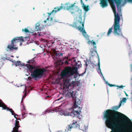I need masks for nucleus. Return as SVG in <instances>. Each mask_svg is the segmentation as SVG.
I'll return each mask as SVG.
<instances>
[{
  "label": "nucleus",
  "instance_id": "1",
  "mask_svg": "<svg viewBox=\"0 0 132 132\" xmlns=\"http://www.w3.org/2000/svg\"><path fill=\"white\" fill-rule=\"evenodd\" d=\"M121 105L119 104L118 106H114L112 107V109H108L105 112L104 118L106 119L105 124L109 128H111L112 127H116V125L121 124V121L123 119L118 120L121 118L127 119L128 120L129 119L127 116L123 114L116 110L119 109Z\"/></svg>",
  "mask_w": 132,
  "mask_h": 132
},
{
  "label": "nucleus",
  "instance_id": "2",
  "mask_svg": "<svg viewBox=\"0 0 132 132\" xmlns=\"http://www.w3.org/2000/svg\"><path fill=\"white\" fill-rule=\"evenodd\" d=\"M78 68L77 67H65L61 71V75L62 78L63 79V89L65 92L68 91L67 93L66 96L69 97H72L74 98L75 95L74 92L72 90L74 89L73 86L71 85V80L70 79L66 78L69 77L73 75L78 74Z\"/></svg>",
  "mask_w": 132,
  "mask_h": 132
},
{
  "label": "nucleus",
  "instance_id": "3",
  "mask_svg": "<svg viewBox=\"0 0 132 132\" xmlns=\"http://www.w3.org/2000/svg\"><path fill=\"white\" fill-rule=\"evenodd\" d=\"M16 66H26L28 68V70L31 72V76L32 78L36 79H40L43 77L44 73L47 71L45 68H38L37 66H32L29 64H21L20 61H17L15 63Z\"/></svg>",
  "mask_w": 132,
  "mask_h": 132
},
{
  "label": "nucleus",
  "instance_id": "4",
  "mask_svg": "<svg viewBox=\"0 0 132 132\" xmlns=\"http://www.w3.org/2000/svg\"><path fill=\"white\" fill-rule=\"evenodd\" d=\"M120 18L119 16L115 15L114 22L113 26V32L114 35L118 36L124 37L121 28H120Z\"/></svg>",
  "mask_w": 132,
  "mask_h": 132
},
{
  "label": "nucleus",
  "instance_id": "5",
  "mask_svg": "<svg viewBox=\"0 0 132 132\" xmlns=\"http://www.w3.org/2000/svg\"><path fill=\"white\" fill-rule=\"evenodd\" d=\"M75 4V3L74 4H71L70 3H66L64 4L63 6H61L60 8L58 7H55L54 10L51 13H47L48 14V17H49L51 15V14L55 13L57 12L60 11L62 8H63L64 10H69L71 13L72 14H73V13H74V12L73 11V10H74V8H76L74 5Z\"/></svg>",
  "mask_w": 132,
  "mask_h": 132
},
{
  "label": "nucleus",
  "instance_id": "6",
  "mask_svg": "<svg viewBox=\"0 0 132 132\" xmlns=\"http://www.w3.org/2000/svg\"><path fill=\"white\" fill-rule=\"evenodd\" d=\"M24 41L23 37H18L14 38L12 40L11 44L8 45L7 47L11 50L13 51L14 50H16L18 49V47H16L17 43L20 42V45H21V42Z\"/></svg>",
  "mask_w": 132,
  "mask_h": 132
},
{
  "label": "nucleus",
  "instance_id": "7",
  "mask_svg": "<svg viewBox=\"0 0 132 132\" xmlns=\"http://www.w3.org/2000/svg\"><path fill=\"white\" fill-rule=\"evenodd\" d=\"M53 21L52 17L48 18L46 20L43 21H39L36 24V29L37 31H40L44 28L45 26H48L51 25V22Z\"/></svg>",
  "mask_w": 132,
  "mask_h": 132
},
{
  "label": "nucleus",
  "instance_id": "8",
  "mask_svg": "<svg viewBox=\"0 0 132 132\" xmlns=\"http://www.w3.org/2000/svg\"><path fill=\"white\" fill-rule=\"evenodd\" d=\"M110 3L111 6L113 10V12L114 13V18H115V15L116 16L118 15L120 17L119 14L117 13H116V7L113 2V1H114L116 4L117 10L118 11L119 13L121 12V10L120 7H119V6L120 5L121 3L120 0H107Z\"/></svg>",
  "mask_w": 132,
  "mask_h": 132
},
{
  "label": "nucleus",
  "instance_id": "9",
  "mask_svg": "<svg viewBox=\"0 0 132 132\" xmlns=\"http://www.w3.org/2000/svg\"><path fill=\"white\" fill-rule=\"evenodd\" d=\"M78 22L79 23L78 26L77 24H78V23L76 22L73 24L72 27L75 28L77 27V29L79 30L82 33L84 37H86L87 35L86 34V32L84 29V21H82V20H79Z\"/></svg>",
  "mask_w": 132,
  "mask_h": 132
},
{
  "label": "nucleus",
  "instance_id": "10",
  "mask_svg": "<svg viewBox=\"0 0 132 132\" xmlns=\"http://www.w3.org/2000/svg\"><path fill=\"white\" fill-rule=\"evenodd\" d=\"M81 108L79 107V109L78 110H73L71 112H69V116H70L73 117H77L79 119H81L82 117V116L80 114L81 112Z\"/></svg>",
  "mask_w": 132,
  "mask_h": 132
},
{
  "label": "nucleus",
  "instance_id": "11",
  "mask_svg": "<svg viewBox=\"0 0 132 132\" xmlns=\"http://www.w3.org/2000/svg\"><path fill=\"white\" fill-rule=\"evenodd\" d=\"M0 107H2L3 108L2 110H6L7 111H10L12 115L15 114L14 111L12 109L8 108L1 100H0Z\"/></svg>",
  "mask_w": 132,
  "mask_h": 132
},
{
  "label": "nucleus",
  "instance_id": "12",
  "mask_svg": "<svg viewBox=\"0 0 132 132\" xmlns=\"http://www.w3.org/2000/svg\"><path fill=\"white\" fill-rule=\"evenodd\" d=\"M92 44L94 45V47L93 48H92L90 50V52L92 56H95L96 54L98 55L97 53V51H96V44L94 41L91 42Z\"/></svg>",
  "mask_w": 132,
  "mask_h": 132
},
{
  "label": "nucleus",
  "instance_id": "13",
  "mask_svg": "<svg viewBox=\"0 0 132 132\" xmlns=\"http://www.w3.org/2000/svg\"><path fill=\"white\" fill-rule=\"evenodd\" d=\"M75 8H74V10H73V11L74 13L73 14H75L76 16H79L80 18L79 20H82V12L81 10L79 9L77 10H76Z\"/></svg>",
  "mask_w": 132,
  "mask_h": 132
},
{
  "label": "nucleus",
  "instance_id": "14",
  "mask_svg": "<svg viewBox=\"0 0 132 132\" xmlns=\"http://www.w3.org/2000/svg\"><path fill=\"white\" fill-rule=\"evenodd\" d=\"M19 122L17 120H16L15 124L14 127L13 128L12 132H21V131L18 130L20 126L19 125Z\"/></svg>",
  "mask_w": 132,
  "mask_h": 132
},
{
  "label": "nucleus",
  "instance_id": "15",
  "mask_svg": "<svg viewBox=\"0 0 132 132\" xmlns=\"http://www.w3.org/2000/svg\"><path fill=\"white\" fill-rule=\"evenodd\" d=\"M100 4L101 7L104 8L108 6V2L109 1L107 0H100Z\"/></svg>",
  "mask_w": 132,
  "mask_h": 132
},
{
  "label": "nucleus",
  "instance_id": "16",
  "mask_svg": "<svg viewBox=\"0 0 132 132\" xmlns=\"http://www.w3.org/2000/svg\"><path fill=\"white\" fill-rule=\"evenodd\" d=\"M75 101L74 102V105H73V107L74 108H77L78 107L79 109V107H80L79 105H80L81 103V102L80 100L78 98L76 99V97Z\"/></svg>",
  "mask_w": 132,
  "mask_h": 132
},
{
  "label": "nucleus",
  "instance_id": "17",
  "mask_svg": "<svg viewBox=\"0 0 132 132\" xmlns=\"http://www.w3.org/2000/svg\"><path fill=\"white\" fill-rule=\"evenodd\" d=\"M79 127L80 129L83 131L86 130L87 129V127L85 126L84 123H81L80 124Z\"/></svg>",
  "mask_w": 132,
  "mask_h": 132
},
{
  "label": "nucleus",
  "instance_id": "18",
  "mask_svg": "<svg viewBox=\"0 0 132 132\" xmlns=\"http://www.w3.org/2000/svg\"><path fill=\"white\" fill-rule=\"evenodd\" d=\"M35 58V57L32 58V59L29 60L27 62L29 63L30 65L32 66H35L34 65L35 64L36 62L34 60V59Z\"/></svg>",
  "mask_w": 132,
  "mask_h": 132
},
{
  "label": "nucleus",
  "instance_id": "19",
  "mask_svg": "<svg viewBox=\"0 0 132 132\" xmlns=\"http://www.w3.org/2000/svg\"><path fill=\"white\" fill-rule=\"evenodd\" d=\"M73 122L72 123L71 125L73 128H76L79 127V125L77 123V121L73 120Z\"/></svg>",
  "mask_w": 132,
  "mask_h": 132
},
{
  "label": "nucleus",
  "instance_id": "20",
  "mask_svg": "<svg viewBox=\"0 0 132 132\" xmlns=\"http://www.w3.org/2000/svg\"><path fill=\"white\" fill-rule=\"evenodd\" d=\"M81 3L82 5V7L84 10L86 12L88 11L89 10V6H86L82 2V3Z\"/></svg>",
  "mask_w": 132,
  "mask_h": 132
},
{
  "label": "nucleus",
  "instance_id": "21",
  "mask_svg": "<svg viewBox=\"0 0 132 132\" xmlns=\"http://www.w3.org/2000/svg\"><path fill=\"white\" fill-rule=\"evenodd\" d=\"M57 111H58L56 109L51 110L50 109H47L46 111L43 113V114H45L47 112L49 113L50 112H51L52 113H53L54 112H57Z\"/></svg>",
  "mask_w": 132,
  "mask_h": 132
},
{
  "label": "nucleus",
  "instance_id": "22",
  "mask_svg": "<svg viewBox=\"0 0 132 132\" xmlns=\"http://www.w3.org/2000/svg\"><path fill=\"white\" fill-rule=\"evenodd\" d=\"M68 57H65L63 58L62 62L64 63L65 64H68L69 61H68Z\"/></svg>",
  "mask_w": 132,
  "mask_h": 132
},
{
  "label": "nucleus",
  "instance_id": "23",
  "mask_svg": "<svg viewBox=\"0 0 132 132\" xmlns=\"http://www.w3.org/2000/svg\"><path fill=\"white\" fill-rule=\"evenodd\" d=\"M98 63H97V66L98 67V72H100L101 74H102L101 72V70L100 68V59H99V58L98 57Z\"/></svg>",
  "mask_w": 132,
  "mask_h": 132
},
{
  "label": "nucleus",
  "instance_id": "24",
  "mask_svg": "<svg viewBox=\"0 0 132 132\" xmlns=\"http://www.w3.org/2000/svg\"><path fill=\"white\" fill-rule=\"evenodd\" d=\"M73 128L71 125H68L67 127V130L68 132V131H71V130Z\"/></svg>",
  "mask_w": 132,
  "mask_h": 132
},
{
  "label": "nucleus",
  "instance_id": "25",
  "mask_svg": "<svg viewBox=\"0 0 132 132\" xmlns=\"http://www.w3.org/2000/svg\"><path fill=\"white\" fill-rule=\"evenodd\" d=\"M76 65L78 67V68L81 67V62L80 61H78L77 62H76Z\"/></svg>",
  "mask_w": 132,
  "mask_h": 132
},
{
  "label": "nucleus",
  "instance_id": "26",
  "mask_svg": "<svg viewBox=\"0 0 132 132\" xmlns=\"http://www.w3.org/2000/svg\"><path fill=\"white\" fill-rule=\"evenodd\" d=\"M127 101L126 99V98H123L122 100H121L119 104L121 105L122 104L123 102L124 103H125Z\"/></svg>",
  "mask_w": 132,
  "mask_h": 132
},
{
  "label": "nucleus",
  "instance_id": "27",
  "mask_svg": "<svg viewBox=\"0 0 132 132\" xmlns=\"http://www.w3.org/2000/svg\"><path fill=\"white\" fill-rule=\"evenodd\" d=\"M113 29L112 27L110 28L108 30V33L107 35L108 36H109V35L110 34V33L112 32V30Z\"/></svg>",
  "mask_w": 132,
  "mask_h": 132
},
{
  "label": "nucleus",
  "instance_id": "28",
  "mask_svg": "<svg viewBox=\"0 0 132 132\" xmlns=\"http://www.w3.org/2000/svg\"><path fill=\"white\" fill-rule=\"evenodd\" d=\"M62 114L65 116H69V112L66 111H64Z\"/></svg>",
  "mask_w": 132,
  "mask_h": 132
},
{
  "label": "nucleus",
  "instance_id": "29",
  "mask_svg": "<svg viewBox=\"0 0 132 132\" xmlns=\"http://www.w3.org/2000/svg\"><path fill=\"white\" fill-rule=\"evenodd\" d=\"M129 55L130 58H132V52L131 51L129 53Z\"/></svg>",
  "mask_w": 132,
  "mask_h": 132
},
{
  "label": "nucleus",
  "instance_id": "30",
  "mask_svg": "<svg viewBox=\"0 0 132 132\" xmlns=\"http://www.w3.org/2000/svg\"><path fill=\"white\" fill-rule=\"evenodd\" d=\"M66 129L63 130H62L59 131L57 132H67Z\"/></svg>",
  "mask_w": 132,
  "mask_h": 132
},
{
  "label": "nucleus",
  "instance_id": "31",
  "mask_svg": "<svg viewBox=\"0 0 132 132\" xmlns=\"http://www.w3.org/2000/svg\"><path fill=\"white\" fill-rule=\"evenodd\" d=\"M24 31L26 33H27L29 32V31L28 29L26 28L24 29Z\"/></svg>",
  "mask_w": 132,
  "mask_h": 132
},
{
  "label": "nucleus",
  "instance_id": "32",
  "mask_svg": "<svg viewBox=\"0 0 132 132\" xmlns=\"http://www.w3.org/2000/svg\"><path fill=\"white\" fill-rule=\"evenodd\" d=\"M116 86L119 88H123V87H125V86Z\"/></svg>",
  "mask_w": 132,
  "mask_h": 132
},
{
  "label": "nucleus",
  "instance_id": "33",
  "mask_svg": "<svg viewBox=\"0 0 132 132\" xmlns=\"http://www.w3.org/2000/svg\"><path fill=\"white\" fill-rule=\"evenodd\" d=\"M108 85L110 87H113L114 86H116L115 85H112L110 84L109 83L108 84Z\"/></svg>",
  "mask_w": 132,
  "mask_h": 132
},
{
  "label": "nucleus",
  "instance_id": "34",
  "mask_svg": "<svg viewBox=\"0 0 132 132\" xmlns=\"http://www.w3.org/2000/svg\"><path fill=\"white\" fill-rule=\"evenodd\" d=\"M52 50L53 51V52L54 53H54H56V51L55 49H52Z\"/></svg>",
  "mask_w": 132,
  "mask_h": 132
},
{
  "label": "nucleus",
  "instance_id": "35",
  "mask_svg": "<svg viewBox=\"0 0 132 132\" xmlns=\"http://www.w3.org/2000/svg\"><path fill=\"white\" fill-rule=\"evenodd\" d=\"M14 115V118L16 119V120H18V119H17V117H16V116H18V115H17V114H14L13 115Z\"/></svg>",
  "mask_w": 132,
  "mask_h": 132
},
{
  "label": "nucleus",
  "instance_id": "36",
  "mask_svg": "<svg viewBox=\"0 0 132 132\" xmlns=\"http://www.w3.org/2000/svg\"><path fill=\"white\" fill-rule=\"evenodd\" d=\"M54 54H55V55H56V56H58L59 55V53H57V52H56L55 53H54Z\"/></svg>",
  "mask_w": 132,
  "mask_h": 132
},
{
  "label": "nucleus",
  "instance_id": "37",
  "mask_svg": "<svg viewBox=\"0 0 132 132\" xmlns=\"http://www.w3.org/2000/svg\"><path fill=\"white\" fill-rule=\"evenodd\" d=\"M63 55V54L62 53H59V56H62V55Z\"/></svg>",
  "mask_w": 132,
  "mask_h": 132
},
{
  "label": "nucleus",
  "instance_id": "38",
  "mask_svg": "<svg viewBox=\"0 0 132 132\" xmlns=\"http://www.w3.org/2000/svg\"><path fill=\"white\" fill-rule=\"evenodd\" d=\"M28 79L29 80L31 79V78L30 77H28Z\"/></svg>",
  "mask_w": 132,
  "mask_h": 132
},
{
  "label": "nucleus",
  "instance_id": "39",
  "mask_svg": "<svg viewBox=\"0 0 132 132\" xmlns=\"http://www.w3.org/2000/svg\"><path fill=\"white\" fill-rule=\"evenodd\" d=\"M124 92L125 93V94H126V95L127 96H128V95L127 94V93H126V92L125 91H124Z\"/></svg>",
  "mask_w": 132,
  "mask_h": 132
},
{
  "label": "nucleus",
  "instance_id": "40",
  "mask_svg": "<svg viewBox=\"0 0 132 132\" xmlns=\"http://www.w3.org/2000/svg\"><path fill=\"white\" fill-rule=\"evenodd\" d=\"M84 73H82L80 74V75H79V76H82L83 75V74H84Z\"/></svg>",
  "mask_w": 132,
  "mask_h": 132
},
{
  "label": "nucleus",
  "instance_id": "41",
  "mask_svg": "<svg viewBox=\"0 0 132 132\" xmlns=\"http://www.w3.org/2000/svg\"><path fill=\"white\" fill-rule=\"evenodd\" d=\"M12 62L13 63H15V62H16L14 60H13Z\"/></svg>",
  "mask_w": 132,
  "mask_h": 132
},
{
  "label": "nucleus",
  "instance_id": "42",
  "mask_svg": "<svg viewBox=\"0 0 132 132\" xmlns=\"http://www.w3.org/2000/svg\"><path fill=\"white\" fill-rule=\"evenodd\" d=\"M131 61H132V60H131ZM130 67L131 69L132 70V64L130 65Z\"/></svg>",
  "mask_w": 132,
  "mask_h": 132
},
{
  "label": "nucleus",
  "instance_id": "43",
  "mask_svg": "<svg viewBox=\"0 0 132 132\" xmlns=\"http://www.w3.org/2000/svg\"><path fill=\"white\" fill-rule=\"evenodd\" d=\"M24 87H25V89H24L25 90V91H26V87L25 86H24Z\"/></svg>",
  "mask_w": 132,
  "mask_h": 132
},
{
  "label": "nucleus",
  "instance_id": "44",
  "mask_svg": "<svg viewBox=\"0 0 132 132\" xmlns=\"http://www.w3.org/2000/svg\"><path fill=\"white\" fill-rule=\"evenodd\" d=\"M24 115L25 114V113H24V114H23V116H22V117H23V118H24V117H24Z\"/></svg>",
  "mask_w": 132,
  "mask_h": 132
},
{
  "label": "nucleus",
  "instance_id": "45",
  "mask_svg": "<svg viewBox=\"0 0 132 132\" xmlns=\"http://www.w3.org/2000/svg\"><path fill=\"white\" fill-rule=\"evenodd\" d=\"M49 97H50V96H47V98Z\"/></svg>",
  "mask_w": 132,
  "mask_h": 132
},
{
  "label": "nucleus",
  "instance_id": "46",
  "mask_svg": "<svg viewBox=\"0 0 132 132\" xmlns=\"http://www.w3.org/2000/svg\"><path fill=\"white\" fill-rule=\"evenodd\" d=\"M82 0H81V3H82Z\"/></svg>",
  "mask_w": 132,
  "mask_h": 132
},
{
  "label": "nucleus",
  "instance_id": "47",
  "mask_svg": "<svg viewBox=\"0 0 132 132\" xmlns=\"http://www.w3.org/2000/svg\"><path fill=\"white\" fill-rule=\"evenodd\" d=\"M64 90V91H65V90ZM65 92H66V93H67V92H66L67 91H66V92H65ZM68 92V91L67 92V93Z\"/></svg>",
  "mask_w": 132,
  "mask_h": 132
},
{
  "label": "nucleus",
  "instance_id": "48",
  "mask_svg": "<svg viewBox=\"0 0 132 132\" xmlns=\"http://www.w3.org/2000/svg\"><path fill=\"white\" fill-rule=\"evenodd\" d=\"M22 31H24V29H22Z\"/></svg>",
  "mask_w": 132,
  "mask_h": 132
},
{
  "label": "nucleus",
  "instance_id": "49",
  "mask_svg": "<svg viewBox=\"0 0 132 132\" xmlns=\"http://www.w3.org/2000/svg\"><path fill=\"white\" fill-rule=\"evenodd\" d=\"M18 120H20V118H19L18 119Z\"/></svg>",
  "mask_w": 132,
  "mask_h": 132
},
{
  "label": "nucleus",
  "instance_id": "50",
  "mask_svg": "<svg viewBox=\"0 0 132 132\" xmlns=\"http://www.w3.org/2000/svg\"><path fill=\"white\" fill-rule=\"evenodd\" d=\"M75 76H74V78H75Z\"/></svg>",
  "mask_w": 132,
  "mask_h": 132
},
{
  "label": "nucleus",
  "instance_id": "51",
  "mask_svg": "<svg viewBox=\"0 0 132 132\" xmlns=\"http://www.w3.org/2000/svg\"><path fill=\"white\" fill-rule=\"evenodd\" d=\"M54 43V42H53V43Z\"/></svg>",
  "mask_w": 132,
  "mask_h": 132
},
{
  "label": "nucleus",
  "instance_id": "52",
  "mask_svg": "<svg viewBox=\"0 0 132 132\" xmlns=\"http://www.w3.org/2000/svg\"><path fill=\"white\" fill-rule=\"evenodd\" d=\"M73 81H72V82H73Z\"/></svg>",
  "mask_w": 132,
  "mask_h": 132
}]
</instances>
